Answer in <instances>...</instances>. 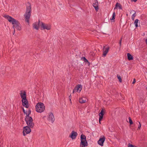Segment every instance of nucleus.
<instances>
[{
	"instance_id": "obj_1",
	"label": "nucleus",
	"mask_w": 147,
	"mask_h": 147,
	"mask_svg": "<svg viewBox=\"0 0 147 147\" xmlns=\"http://www.w3.org/2000/svg\"><path fill=\"white\" fill-rule=\"evenodd\" d=\"M4 17L7 19L9 22L12 24L14 31L15 28L19 30H21V25L18 20L8 15H5Z\"/></svg>"
},
{
	"instance_id": "obj_2",
	"label": "nucleus",
	"mask_w": 147,
	"mask_h": 147,
	"mask_svg": "<svg viewBox=\"0 0 147 147\" xmlns=\"http://www.w3.org/2000/svg\"><path fill=\"white\" fill-rule=\"evenodd\" d=\"M31 10V5L30 3H28L27 4L26 11L24 15V16L25 18L26 21L28 23H29Z\"/></svg>"
},
{
	"instance_id": "obj_3",
	"label": "nucleus",
	"mask_w": 147,
	"mask_h": 147,
	"mask_svg": "<svg viewBox=\"0 0 147 147\" xmlns=\"http://www.w3.org/2000/svg\"><path fill=\"white\" fill-rule=\"evenodd\" d=\"M45 110V107L44 104L41 102L38 103L36 106V110L38 113H41Z\"/></svg>"
},
{
	"instance_id": "obj_4",
	"label": "nucleus",
	"mask_w": 147,
	"mask_h": 147,
	"mask_svg": "<svg viewBox=\"0 0 147 147\" xmlns=\"http://www.w3.org/2000/svg\"><path fill=\"white\" fill-rule=\"evenodd\" d=\"M25 121L26 122L27 126L32 128L34 126V123L33 121V119L32 117H27L25 118Z\"/></svg>"
},
{
	"instance_id": "obj_5",
	"label": "nucleus",
	"mask_w": 147,
	"mask_h": 147,
	"mask_svg": "<svg viewBox=\"0 0 147 147\" xmlns=\"http://www.w3.org/2000/svg\"><path fill=\"white\" fill-rule=\"evenodd\" d=\"M31 128L28 126H25L23 127V133L24 136H26L31 131Z\"/></svg>"
},
{
	"instance_id": "obj_6",
	"label": "nucleus",
	"mask_w": 147,
	"mask_h": 147,
	"mask_svg": "<svg viewBox=\"0 0 147 147\" xmlns=\"http://www.w3.org/2000/svg\"><path fill=\"white\" fill-rule=\"evenodd\" d=\"M41 30L46 29L47 30H50L51 28V25L49 24H45L43 22H41Z\"/></svg>"
},
{
	"instance_id": "obj_7",
	"label": "nucleus",
	"mask_w": 147,
	"mask_h": 147,
	"mask_svg": "<svg viewBox=\"0 0 147 147\" xmlns=\"http://www.w3.org/2000/svg\"><path fill=\"white\" fill-rule=\"evenodd\" d=\"M47 120L50 121L52 123H53L55 120L54 116L52 112L49 113L48 116Z\"/></svg>"
},
{
	"instance_id": "obj_8",
	"label": "nucleus",
	"mask_w": 147,
	"mask_h": 147,
	"mask_svg": "<svg viewBox=\"0 0 147 147\" xmlns=\"http://www.w3.org/2000/svg\"><path fill=\"white\" fill-rule=\"evenodd\" d=\"M109 47L108 46L106 45L104 46L102 55L104 57H105L106 55L109 51Z\"/></svg>"
},
{
	"instance_id": "obj_9",
	"label": "nucleus",
	"mask_w": 147,
	"mask_h": 147,
	"mask_svg": "<svg viewBox=\"0 0 147 147\" xmlns=\"http://www.w3.org/2000/svg\"><path fill=\"white\" fill-rule=\"evenodd\" d=\"M82 88V86L81 85H78L75 87L73 90V93H74L76 92H80Z\"/></svg>"
},
{
	"instance_id": "obj_10",
	"label": "nucleus",
	"mask_w": 147,
	"mask_h": 147,
	"mask_svg": "<svg viewBox=\"0 0 147 147\" xmlns=\"http://www.w3.org/2000/svg\"><path fill=\"white\" fill-rule=\"evenodd\" d=\"M105 139V138L104 136H101L98 142V144L101 146H103Z\"/></svg>"
},
{
	"instance_id": "obj_11",
	"label": "nucleus",
	"mask_w": 147,
	"mask_h": 147,
	"mask_svg": "<svg viewBox=\"0 0 147 147\" xmlns=\"http://www.w3.org/2000/svg\"><path fill=\"white\" fill-rule=\"evenodd\" d=\"M22 105L24 106L26 108H28L29 107V106L28 105V101L26 98L24 99H22Z\"/></svg>"
},
{
	"instance_id": "obj_12",
	"label": "nucleus",
	"mask_w": 147,
	"mask_h": 147,
	"mask_svg": "<svg viewBox=\"0 0 147 147\" xmlns=\"http://www.w3.org/2000/svg\"><path fill=\"white\" fill-rule=\"evenodd\" d=\"M86 137L84 135L82 134L80 137V143L84 144L85 143H88L86 140Z\"/></svg>"
},
{
	"instance_id": "obj_13",
	"label": "nucleus",
	"mask_w": 147,
	"mask_h": 147,
	"mask_svg": "<svg viewBox=\"0 0 147 147\" xmlns=\"http://www.w3.org/2000/svg\"><path fill=\"white\" fill-rule=\"evenodd\" d=\"M93 6L94 7V8L95 10L96 11H97L99 9V5L98 3V1L97 0H95L94 2L93 3Z\"/></svg>"
},
{
	"instance_id": "obj_14",
	"label": "nucleus",
	"mask_w": 147,
	"mask_h": 147,
	"mask_svg": "<svg viewBox=\"0 0 147 147\" xmlns=\"http://www.w3.org/2000/svg\"><path fill=\"white\" fill-rule=\"evenodd\" d=\"M77 135L78 134L77 132H75L74 131H73L71 133V135L70 136V137H71L72 139L74 140L76 138Z\"/></svg>"
},
{
	"instance_id": "obj_15",
	"label": "nucleus",
	"mask_w": 147,
	"mask_h": 147,
	"mask_svg": "<svg viewBox=\"0 0 147 147\" xmlns=\"http://www.w3.org/2000/svg\"><path fill=\"white\" fill-rule=\"evenodd\" d=\"M20 95L22 99H24L26 98V92L24 91H20Z\"/></svg>"
},
{
	"instance_id": "obj_16",
	"label": "nucleus",
	"mask_w": 147,
	"mask_h": 147,
	"mask_svg": "<svg viewBox=\"0 0 147 147\" xmlns=\"http://www.w3.org/2000/svg\"><path fill=\"white\" fill-rule=\"evenodd\" d=\"M104 114H103V109H102L100 112L99 113V121L100 123V121L102 120V119L103 116Z\"/></svg>"
},
{
	"instance_id": "obj_17",
	"label": "nucleus",
	"mask_w": 147,
	"mask_h": 147,
	"mask_svg": "<svg viewBox=\"0 0 147 147\" xmlns=\"http://www.w3.org/2000/svg\"><path fill=\"white\" fill-rule=\"evenodd\" d=\"M40 23V22L39 20L38 23H35L33 24V27L34 28L38 30L39 28V26Z\"/></svg>"
},
{
	"instance_id": "obj_18",
	"label": "nucleus",
	"mask_w": 147,
	"mask_h": 147,
	"mask_svg": "<svg viewBox=\"0 0 147 147\" xmlns=\"http://www.w3.org/2000/svg\"><path fill=\"white\" fill-rule=\"evenodd\" d=\"M79 102L80 103H84L86 102V98L84 97L80 98L79 99Z\"/></svg>"
},
{
	"instance_id": "obj_19",
	"label": "nucleus",
	"mask_w": 147,
	"mask_h": 147,
	"mask_svg": "<svg viewBox=\"0 0 147 147\" xmlns=\"http://www.w3.org/2000/svg\"><path fill=\"white\" fill-rule=\"evenodd\" d=\"M118 7L119 9H122V7L120 3H117L116 4L115 7L114 8V9H116Z\"/></svg>"
},
{
	"instance_id": "obj_20",
	"label": "nucleus",
	"mask_w": 147,
	"mask_h": 147,
	"mask_svg": "<svg viewBox=\"0 0 147 147\" xmlns=\"http://www.w3.org/2000/svg\"><path fill=\"white\" fill-rule=\"evenodd\" d=\"M127 57L128 59L129 60H131L133 59V57L129 53H127Z\"/></svg>"
},
{
	"instance_id": "obj_21",
	"label": "nucleus",
	"mask_w": 147,
	"mask_h": 147,
	"mask_svg": "<svg viewBox=\"0 0 147 147\" xmlns=\"http://www.w3.org/2000/svg\"><path fill=\"white\" fill-rule=\"evenodd\" d=\"M88 145V143H85L84 144L81 143L80 144V147H86V146H87Z\"/></svg>"
},
{
	"instance_id": "obj_22",
	"label": "nucleus",
	"mask_w": 147,
	"mask_h": 147,
	"mask_svg": "<svg viewBox=\"0 0 147 147\" xmlns=\"http://www.w3.org/2000/svg\"><path fill=\"white\" fill-rule=\"evenodd\" d=\"M115 12H113V14H112V18L111 19V20H114V19L115 18Z\"/></svg>"
},
{
	"instance_id": "obj_23",
	"label": "nucleus",
	"mask_w": 147,
	"mask_h": 147,
	"mask_svg": "<svg viewBox=\"0 0 147 147\" xmlns=\"http://www.w3.org/2000/svg\"><path fill=\"white\" fill-rule=\"evenodd\" d=\"M138 19H136L134 22V24L135 25V26L137 27L138 26Z\"/></svg>"
},
{
	"instance_id": "obj_24",
	"label": "nucleus",
	"mask_w": 147,
	"mask_h": 147,
	"mask_svg": "<svg viewBox=\"0 0 147 147\" xmlns=\"http://www.w3.org/2000/svg\"><path fill=\"white\" fill-rule=\"evenodd\" d=\"M136 12H135L133 14L132 16L131 19L132 20H134L135 17L136 16Z\"/></svg>"
},
{
	"instance_id": "obj_25",
	"label": "nucleus",
	"mask_w": 147,
	"mask_h": 147,
	"mask_svg": "<svg viewBox=\"0 0 147 147\" xmlns=\"http://www.w3.org/2000/svg\"><path fill=\"white\" fill-rule=\"evenodd\" d=\"M117 77L120 82H122V80L121 79V76H119L118 75H117Z\"/></svg>"
},
{
	"instance_id": "obj_26",
	"label": "nucleus",
	"mask_w": 147,
	"mask_h": 147,
	"mask_svg": "<svg viewBox=\"0 0 147 147\" xmlns=\"http://www.w3.org/2000/svg\"><path fill=\"white\" fill-rule=\"evenodd\" d=\"M129 123L131 125L133 123L130 117H129Z\"/></svg>"
},
{
	"instance_id": "obj_27",
	"label": "nucleus",
	"mask_w": 147,
	"mask_h": 147,
	"mask_svg": "<svg viewBox=\"0 0 147 147\" xmlns=\"http://www.w3.org/2000/svg\"><path fill=\"white\" fill-rule=\"evenodd\" d=\"M82 59H83V60L86 63L87 62H88V61L86 58L85 57H83L82 58Z\"/></svg>"
},
{
	"instance_id": "obj_28",
	"label": "nucleus",
	"mask_w": 147,
	"mask_h": 147,
	"mask_svg": "<svg viewBox=\"0 0 147 147\" xmlns=\"http://www.w3.org/2000/svg\"><path fill=\"white\" fill-rule=\"evenodd\" d=\"M26 116L25 118H27V117H30L29 116V115H30V114H29L28 113H26Z\"/></svg>"
},
{
	"instance_id": "obj_29",
	"label": "nucleus",
	"mask_w": 147,
	"mask_h": 147,
	"mask_svg": "<svg viewBox=\"0 0 147 147\" xmlns=\"http://www.w3.org/2000/svg\"><path fill=\"white\" fill-rule=\"evenodd\" d=\"M138 123H139V125H138V128L140 129L141 127V124H140V122H138Z\"/></svg>"
},
{
	"instance_id": "obj_30",
	"label": "nucleus",
	"mask_w": 147,
	"mask_h": 147,
	"mask_svg": "<svg viewBox=\"0 0 147 147\" xmlns=\"http://www.w3.org/2000/svg\"><path fill=\"white\" fill-rule=\"evenodd\" d=\"M121 41H122V38H121V39L120 40V41H119V46L120 47H121Z\"/></svg>"
},
{
	"instance_id": "obj_31",
	"label": "nucleus",
	"mask_w": 147,
	"mask_h": 147,
	"mask_svg": "<svg viewBox=\"0 0 147 147\" xmlns=\"http://www.w3.org/2000/svg\"><path fill=\"white\" fill-rule=\"evenodd\" d=\"M136 82V80L135 79H134V80L132 82V84H134Z\"/></svg>"
},
{
	"instance_id": "obj_32",
	"label": "nucleus",
	"mask_w": 147,
	"mask_h": 147,
	"mask_svg": "<svg viewBox=\"0 0 147 147\" xmlns=\"http://www.w3.org/2000/svg\"><path fill=\"white\" fill-rule=\"evenodd\" d=\"M29 114H30L31 113V110H29L28 111V112H27Z\"/></svg>"
},
{
	"instance_id": "obj_33",
	"label": "nucleus",
	"mask_w": 147,
	"mask_h": 147,
	"mask_svg": "<svg viewBox=\"0 0 147 147\" xmlns=\"http://www.w3.org/2000/svg\"><path fill=\"white\" fill-rule=\"evenodd\" d=\"M87 64H88V66H89L90 65V63L88 61V62H87Z\"/></svg>"
},
{
	"instance_id": "obj_34",
	"label": "nucleus",
	"mask_w": 147,
	"mask_h": 147,
	"mask_svg": "<svg viewBox=\"0 0 147 147\" xmlns=\"http://www.w3.org/2000/svg\"><path fill=\"white\" fill-rule=\"evenodd\" d=\"M137 0H131V1H134V2H136Z\"/></svg>"
},
{
	"instance_id": "obj_35",
	"label": "nucleus",
	"mask_w": 147,
	"mask_h": 147,
	"mask_svg": "<svg viewBox=\"0 0 147 147\" xmlns=\"http://www.w3.org/2000/svg\"><path fill=\"white\" fill-rule=\"evenodd\" d=\"M69 99L71 101V96H69Z\"/></svg>"
},
{
	"instance_id": "obj_36",
	"label": "nucleus",
	"mask_w": 147,
	"mask_h": 147,
	"mask_svg": "<svg viewBox=\"0 0 147 147\" xmlns=\"http://www.w3.org/2000/svg\"><path fill=\"white\" fill-rule=\"evenodd\" d=\"M23 110H24V113H25V110H24V109H23Z\"/></svg>"
},
{
	"instance_id": "obj_37",
	"label": "nucleus",
	"mask_w": 147,
	"mask_h": 147,
	"mask_svg": "<svg viewBox=\"0 0 147 147\" xmlns=\"http://www.w3.org/2000/svg\"><path fill=\"white\" fill-rule=\"evenodd\" d=\"M14 32H13V34H14V33H15V31H14Z\"/></svg>"
}]
</instances>
